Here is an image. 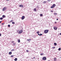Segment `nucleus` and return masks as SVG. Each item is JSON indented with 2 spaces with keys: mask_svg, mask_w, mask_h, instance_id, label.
Wrapping results in <instances>:
<instances>
[{
  "mask_svg": "<svg viewBox=\"0 0 61 61\" xmlns=\"http://www.w3.org/2000/svg\"><path fill=\"white\" fill-rule=\"evenodd\" d=\"M12 52H9V55H11L12 54Z\"/></svg>",
  "mask_w": 61,
  "mask_h": 61,
  "instance_id": "11",
  "label": "nucleus"
},
{
  "mask_svg": "<svg viewBox=\"0 0 61 61\" xmlns=\"http://www.w3.org/2000/svg\"><path fill=\"white\" fill-rule=\"evenodd\" d=\"M8 27H10V25H8Z\"/></svg>",
  "mask_w": 61,
  "mask_h": 61,
  "instance_id": "25",
  "label": "nucleus"
},
{
  "mask_svg": "<svg viewBox=\"0 0 61 61\" xmlns=\"http://www.w3.org/2000/svg\"><path fill=\"white\" fill-rule=\"evenodd\" d=\"M1 22H2L1 21H0V23H1Z\"/></svg>",
  "mask_w": 61,
  "mask_h": 61,
  "instance_id": "37",
  "label": "nucleus"
},
{
  "mask_svg": "<svg viewBox=\"0 0 61 61\" xmlns=\"http://www.w3.org/2000/svg\"><path fill=\"white\" fill-rule=\"evenodd\" d=\"M51 12H53V10H51Z\"/></svg>",
  "mask_w": 61,
  "mask_h": 61,
  "instance_id": "31",
  "label": "nucleus"
},
{
  "mask_svg": "<svg viewBox=\"0 0 61 61\" xmlns=\"http://www.w3.org/2000/svg\"><path fill=\"white\" fill-rule=\"evenodd\" d=\"M19 6L20 7H23V5H20Z\"/></svg>",
  "mask_w": 61,
  "mask_h": 61,
  "instance_id": "8",
  "label": "nucleus"
},
{
  "mask_svg": "<svg viewBox=\"0 0 61 61\" xmlns=\"http://www.w3.org/2000/svg\"><path fill=\"white\" fill-rule=\"evenodd\" d=\"M15 23L14 22H12V24H15Z\"/></svg>",
  "mask_w": 61,
  "mask_h": 61,
  "instance_id": "23",
  "label": "nucleus"
},
{
  "mask_svg": "<svg viewBox=\"0 0 61 61\" xmlns=\"http://www.w3.org/2000/svg\"><path fill=\"white\" fill-rule=\"evenodd\" d=\"M2 35H1V34L0 33V36H1Z\"/></svg>",
  "mask_w": 61,
  "mask_h": 61,
  "instance_id": "33",
  "label": "nucleus"
},
{
  "mask_svg": "<svg viewBox=\"0 0 61 61\" xmlns=\"http://www.w3.org/2000/svg\"><path fill=\"white\" fill-rule=\"evenodd\" d=\"M28 51H29L28 50H27L26 51V52H28Z\"/></svg>",
  "mask_w": 61,
  "mask_h": 61,
  "instance_id": "28",
  "label": "nucleus"
},
{
  "mask_svg": "<svg viewBox=\"0 0 61 61\" xmlns=\"http://www.w3.org/2000/svg\"><path fill=\"white\" fill-rule=\"evenodd\" d=\"M13 45H15V43H14L13 44Z\"/></svg>",
  "mask_w": 61,
  "mask_h": 61,
  "instance_id": "32",
  "label": "nucleus"
},
{
  "mask_svg": "<svg viewBox=\"0 0 61 61\" xmlns=\"http://www.w3.org/2000/svg\"><path fill=\"white\" fill-rule=\"evenodd\" d=\"M48 31H49V30H45L44 31V33L45 34H46V33H47L48 32Z\"/></svg>",
  "mask_w": 61,
  "mask_h": 61,
  "instance_id": "2",
  "label": "nucleus"
},
{
  "mask_svg": "<svg viewBox=\"0 0 61 61\" xmlns=\"http://www.w3.org/2000/svg\"><path fill=\"white\" fill-rule=\"evenodd\" d=\"M18 43H20V40L19 39L18 40Z\"/></svg>",
  "mask_w": 61,
  "mask_h": 61,
  "instance_id": "15",
  "label": "nucleus"
},
{
  "mask_svg": "<svg viewBox=\"0 0 61 61\" xmlns=\"http://www.w3.org/2000/svg\"><path fill=\"white\" fill-rule=\"evenodd\" d=\"M46 2H47L44 1L43 2V4H45V3H46Z\"/></svg>",
  "mask_w": 61,
  "mask_h": 61,
  "instance_id": "14",
  "label": "nucleus"
},
{
  "mask_svg": "<svg viewBox=\"0 0 61 61\" xmlns=\"http://www.w3.org/2000/svg\"><path fill=\"white\" fill-rule=\"evenodd\" d=\"M0 20H3V18L2 17H1L0 18Z\"/></svg>",
  "mask_w": 61,
  "mask_h": 61,
  "instance_id": "21",
  "label": "nucleus"
},
{
  "mask_svg": "<svg viewBox=\"0 0 61 61\" xmlns=\"http://www.w3.org/2000/svg\"><path fill=\"white\" fill-rule=\"evenodd\" d=\"M14 60L15 61H17V58H15L14 59Z\"/></svg>",
  "mask_w": 61,
  "mask_h": 61,
  "instance_id": "13",
  "label": "nucleus"
},
{
  "mask_svg": "<svg viewBox=\"0 0 61 61\" xmlns=\"http://www.w3.org/2000/svg\"><path fill=\"white\" fill-rule=\"evenodd\" d=\"M15 50L14 49H12L11 50L12 51H14Z\"/></svg>",
  "mask_w": 61,
  "mask_h": 61,
  "instance_id": "30",
  "label": "nucleus"
},
{
  "mask_svg": "<svg viewBox=\"0 0 61 61\" xmlns=\"http://www.w3.org/2000/svg\"><path fill=\"white\" fill-rule=\"evenodd\" d=\"M6 1H9V0H6Z\"/></svg>",
  "mask_w": 61,
  "mask_h": 61,
  "instance_id": "40",
  "label": "nucleus"
},
{
  "mask_svg": "<svg viewBox=\"0 0 61 61\" xmlns=\"http://www.w3.org/2000/svg\"><path fill=\"white\" fill-rule=\"evenodd\" d=\"M39 31H37V34H39Z\"/></svg>",
  "mask_w": 61,
  "mask_h": 61,
  "instance_id": "24",
  "label": "nucleus"
},
{
  "mask_svg": "<svg viewBox=\"0 0 61 61\" xmlns=\"http://www.w3.org/2000/svg\"><path fill=\"white\" fill-rule=\"evenodd\" d=\"M13 22V21L12 20H11L10 21V22Z\"/></svg>",
  "mask_w": 61,
  "mask_h": 61,
  "instance_id": "27",
  "label": "nucleus"
},
{
  "mask_svg": "<svg viewBox=\"0 0 61 61\" xmlns=\"http://www.w3.org/2000/svg\"><path fill=\"white\" fill-rule=\"evenodd\" d=\"M55 6H56V5H55V4H54L51 7V8H53L54 7H55Z\"/></svg>",
  "mask_w": 61,
  "mask_h": 61,
  "instance_id": "3",
  "label": "nucleus"
},
{
  "mask_svg": "<svg viewBox=\"0 0 61 61\" xmlns=\"http://www.w3.org/2000/svg\"><path fill=\"white\" fill-rule=\"evenodd\" d=\"M42 59L44 60H46V58L45 57H43L42 58Z\"/></svg>",
  "mask_w": 61,
  "mask_h": 61,
  "instance_id": "5",
  "label": "nucleus"
},
{
  "mask_svg": "<svg viewBox=\"0 0 61 61\" xmlns=\"http://www.w3.org/2000/svg\"><path fill=\"white\" fill-rule=\"evenodd\" d=\"M51 1V0H48V2H50Z\"/></svg>",
  "mask_w": 61,
  "mask_h": 61,
  "instance_id": "29",
  "label": "nucleus"
},
{
  "mask_svg": "<svg viewBox=\"0 0 61 61\" xmlns=\"http://www.w3.org/2000/svg\"><path fill=\"white\" fill-rule=\"evenodd\" d=\"M6 7H4L2 10L3 11H5L6 10Z\"/></svg>",
  "mask_w": 61,
  "mask_h": 61,
  "instance_id": "4",
  "label": "nucleus"
},
{
  "mask_svg": "<svg viewBox=\"0 0 61 61\" xmlns=\"http://www.w3.org/2000/svg\"><path fill=\"white\" fill-rule=\"evenodd\" d=\"M53 48H55V47H53Z\"/></svg>",
  "mask_w": 61,
  "mask_h": 61,
  "instance_id": "34",
  "label": "nucleus"
},
{
  "mask_svg": "<svg viewBox=\"0 0 61 61\" xmlns=\"http://www.w3.org/2000/svg\"><path fill=\"white\" fill-rule=\"evenodd\" d=\"M40 16H43V14H40Z\"/></svg>",
  "mask_w": 61,
  "mask_h": 61,
  "instance_id": "18",
  "label": "nucleus"
},
{
  "mask_svg": "<svg viewBox=\"0 0 61 61\" xmlns=\"http://www.w3.org/2000/svg\"><path fill=\"white\" fill-rule=\"evenodd\" d=\"M38 36H42V34H38Z\"/></svg>",
  "mask_w": 61,
  "mask_h": 61,
  "instance_id": "10",
  "label": "nucleus"
},
{
  "mask_svg": "<svg viewBox=\"0 0 61 61\" xmlns=\"http://www.w3.org/2000/svg\"><path fill=\"white\" fill-rule=\"evenodd\" d=\"M25 17L24 16H22L21 17L22 20H24V19H25Z\"/></svg>",
  "mask_w": 61,
  "mask_h": 61,
  "instance_id": "6",
  "label": "nucleus"
},
{
  "mask_svg": "<svg viewBox=\"0 0 61 61\" xmlns=\"http://www.w3.org/2000/svg\"><path fill=\"white\" fill-rule=\"evenodd\" d=\"M60 35H61V33H60Z\"/></svg>",
  "mask_w": 61,
  "mask_h": 61,
  "instance_id": "42",
  "label": "nucleus"
},
{
  "mask_svg": "<svg viewBox=\"0 0 61 61\" xmlns=\"http://www.w3.org/2000/svg\"><path fill=\"white\" fill-rule=\"evenodd\" d=\"M27 40H28V41H29V39H27Z\"/></svg>",
  "mask_w": 61,
  "mask_h": 61,
  "instance_id": "36",
  "label": "nucleus"
},
{
  "mask_svg": "<svg viewBox=\"0 0 61 61\" xmlns=\"http://www.w3.org/2000/svg\"><path fill=\"white\" fill-rule=\"evenodd\" d=\"M56 20H58V19H56Z\"/></svg>",
  "mask_w": 61,
  "mask_h": 61,
  "instance_id": "38",
  "label": "nucleus"
},
{
  "mask_svg": "<svg viewBox=\"0 0 61 61\" xmlns=\"http://www.w3.org/2000/svg\"><path fill=\"white\" fill-rule=\"evenodd\" d=\"M40 55L41 56H42V55H44V53H41L40 54Z\"/></svg>",
  "mask_w": 61,
  "mask_h": 61,
  "instance_id": "19",
  "label": "nucleus"
},
{
  "mask_svg": "<svg viewBox=\"0 0 61 61\" xmlns=\"http://www.w3.org/2000/svg\"><path fill=\"white\" fill-rule=\"evenodd\" d=\"M10 57H14V55H11L10 56Z\"/></svg>",
  "mask_w": 61,
  "mask_h": 61,
  "instance_id": "20",
  "label": "nucleus"
},
{
  "mask_svg": "<svg viewBox=\"0 0 61 61\" xmlns=\"http://www.w3.org/2000/svg\"><path fill=\"white\" fill-rule=\"evenodd\" d=\"M54 15H57V13H54Z\"/></svg>",
  "mask_w": 61,
  "mask_h": 61,
  "instance_id": "22",
  "label": "nucleus"
},
{
  "mask_svg": "<svg viewBox=\"0 0 61 61\" xmlns=\"http://www.w3.org/2000/svg\"><path fill=\"white\" fill-rule=\"evenodd\" d=\"M17 33L18 34H21L23 32V30H20L19 31H17Z\"/></svg>",
  "mask_w": 61,
  "mask_h": 61,
  "instance_id": "1",
  "label": "nucleus"
},
{
  "mask_svg": "<svg viewBox=\"0 0 61 61\" xmlns=\"http://www.w3.org/2000/svg\"><path fill=\"white\" fill-rule=\"evenodd\" d=\"M54 30H57V27H54Z\"/></svg>",
  "mask_w": 61,
  "mask_h": 61,
  "instance_id": "7",
  "label": "nucleus"
},
{
  "mask_svg": "<svg viewBox=\"0 0 61 61\" xmlns=\"http://www.w3.org/2000/svg\"><path fill=\"white\" fill-rule=\"evenodd\" d=\"M33 58H34V59H35V57H34Z\"/></svg>",
  "mask_w": 61,
  "mask_h": 61,
  "instance_id": "41",
  "label": "nucleus"
},
{
  "mask_svg": "<svg viewBox=\"0 0 61 61\" xmlns=\"http://www.w3.org/2000/svg\"><path fill=\"white\" fill-rule=\"evenodd\" d=\"M54 46H56L57 45V44H56V43H54Z\"/></svg>",
  "mask_w": 61,
  "mask_h": 61,
  "instance_id": "12",
  "label": "nucleus"
},
{
  "mask_svg": "<svg viewBox=\"0 0 61 61\" xmlns=\"http://www.w3.org/2000/svg\"><path fill=\"white\" fill-rule=\"evenodd\" d=\"M56 59H57L56 58H54V60H56Z\"/></svg>",
  "mask_w": 61,
  "mask_h": 61,
  "instance_id": "26",
  "label": "nucleus"
},
{
  "mask_svg": "<svg viewBox=\"0 0 61 61\" xmlns=\"http://www.w3.org/2000/svg\"><path fill=\"white\" fill-rule=\"evenodd\" d=\"M55 24H56V22H55Z\"/></svg>",
  "mask_w": 61,
  "mask_h": 61,
  "instance_id": "35",
  "label": "nucleus"
},
{
  "mask_svg": "<svg viewBox=\"0 0 61 61\" xmlns=\"http://www.w3.org/2000/svg\"><path fill=\"white\" fill-rule=\"evenodd\" d=\"M34 10L35 12H36V9L35 8L34 9Z\"/></svg>",
  "mask_w": 61,
  "mask_h": 61,
  "instance_id": "9",
  "label": "nucleus"
},
{
  "mask_svg": "<svg viewBox=\"0 0 61 61\" xmlns=\"http://www.w3.org/2000/svg\"><path fill=\"white\" fill-rule=\"evenodd\" d=\"M2 17H3V18H4V17H5V15H3Z\"/></svg>",
  "mask_w": 61,
  "mask_h": 61,
  "instance_id": "16",
  "label": "nucleus"
},
{
  "mask_svg": "<svg viewBox=\"0 0 61 61\" xmlns=\"http://www.w3.org/2000/svg\"><path fill=\"white\" fill-rule=\"evenodd\" d=\"M58 50L59 51H60L61 50V48H59L58 49Z\"/></svg>",
  "mask_w": 61,
  "mask_h": 61,
  "instance_id": "17",
  "label": "nucleus"
},
{
  "mask_svg": "<svg viewBox=\"0 0 61 61\" xmlns=\"http://www.w3.org/2000/svg\"><path fill=\"white\" fill-rule=\"evenodd\" d=\"M4 24L3 23H2V25H4Z\"/></svg>",
  "mask_w": 61,
  "mask_h": 61,
  "instance_id": "39",
  "label": "nucleus"
}]
</instances>
